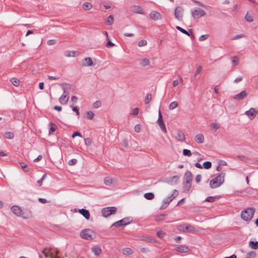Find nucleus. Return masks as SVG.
Here are the masks:
<instances>
[{"instance_id": "f257e3e1", "label": "nucleus", "mask_w": 258, "mask_h": 258, "mask_svg": "<svg viewBox=\"0 0 258 258\" xmlns=\"http://www.w3.org/2000/svg\"><path fill=\"white\" fill-rule=\"evenodd\" d=\"M225 173H220L210 182V186L212 188L219 187L224 182Z\"/></svg>"}, {"instance_id": "f03ea898", "label": "nucleus", "mask_w": 258, "mask_h": 258, "mask_svg": "<svg viewBox=\"0 0 258 258\" xmlns=\"http://www.w3.org/2000/svg\"><path fill=\"white\" fill-rule=\"evenodd\" d=\"M254 212V208H247L241 212V217L244 221H249L252 218Z\"/></svg>"}, {"instance_id": "7ed1b4c3", "label": "nucleus", "mask_w": 258, "mask_h": 258, "mask_svg": "<svg viewBox=\"0 0 258 258\" xmlns=\"http://www.w3.org/2000/svg\"><path fill=\"white\" fill-rule=\"evenodd\" d=\"M11 210L15 215L21 217L24 219H28L32 216L31 212H23L21 209L17 206H13L11 208Z\"/></svg>"}, {"instance_id": "20e7f679", "label": "nucleus", "mask_w": 258, "mask_h": 258, "mask_svg": "<svg viewBox=\"0 0 258 258\" xmlns=\"http://www.w3.org/2000/svg\"><path fill=\"white\" fill-rule=\"evenodd\" d=\"M81 237L86 240H93L96 237L95 232L90 229L82 230L80 233Z\"/></svg>"}, {"instance_id": "39448f33", "label": "nucleus", "mask_w": 258, "mask_h": 258, "mask_svg": "<svg viewBox=\"0 0 258 258\" xmlns=\"http://www.w3.org/2000/svg\"><path fill=\"white\" fill-rule=\"evenodd\" d=\"M62 89L63 90V93L59 98V102L61 104H66L69 99V96H68L69 92L67 91L68 85L67 84L62 85Z\"/></svg>"}, {"instance_id": "423d86ee", "label": "nucleus", "mask_w": 258, "mask_h": 258, "mask_svg": "<svg viewBox=\"0 0 258 258\" xmlns=\"http://www.w3.org/2000/svg\"><path fill=\"white\" fill-rule=\"evenodd\" d=\"M177 229L180 231L184 232H189L194 233L196 231L194 227L188 224H184L178 226Z\"/></svg>"}, {"instance_id": "0eeeda50", "label": "nucleus", "mask_w": 258, "mask_h": 258, "mask_svg": "<svg viewBox=\"0 0 258 258\" xmlns=\"http://www.w3.org/2000/svg\"><path fill=\"white\" fill-rule=\"evenodd\" d=\"M42 253H43L46 257L59 258L57 255L58 253V251L57 250L51 251V248H45L42 251Z\"/></svg>"}, {"instance_id": "6e6552de", "label": "nucleus", "mask_w": 258, "mask_h": 258, "mask_svg": "<svg viewBox=\"0 0 258 258\" xmlns=\"http://www.w3.org/2000/svg\"><path fill=\"white\" fill-rule=\"evenodd\" d=\"M116 211L115 207H106L102 210V214L103 217H107L112 214H115Z\"/></svg>"}, {"instance_id": "1a4fd4ad", "label": "nucleus", "mask_w": 258, "mask_h": 258, "mask_svg": "<svg viewBox=\"0 0 258 258\" xmlns=\"http://www.w3.org/2000/svg\"><path fill=\"white\" fill-rule=\"evenodd\" d=\"M104 183L105 185L109 186H114L117 184V180L115 178L107 176L104 178Z\"/></svg>"}, {"instance_id": "9d476101", "label": "nucleus", "mask_w": 258, "mask_h": 258, "mask_svg": "<svg viewBox=\"0 0 258 258\" xmlns=\"http://www.w3.org/2000/svg\"><path fill=\"white\" fill-rule=\"evenodd\" d=\"M132 221V220L130 218H123L120 220H119L114 223L112 226L119 227L120 226H124L130 224Z\"/></svg>"}, {"instance_id": "9b49d317", "label": "nucleus", "mask_w": 258, "mask_h": 258, "mask_svg": "<svg viewBox=\"0 0 258 258\" xmlns=\"http://www.w3.org/2000/svg\"><path fill=\"white\" fill-rule=\"evenodd\" d=\"M206 15L205 11L202 9L198 8L192 12V16L195 19H199Z\"/></svg>"}, {"instance_id": "f8f14e48", "label": "nucleus", "mask_w": 258, "mask_h": 258, "mask_svg": "<svg viewBox=\"0 0 258 258\" xmlns=\"http://www.w3.org/2000/svg\"><path fill=\"white\" fill-rule=\"evenodd\" d=\"M183 9L181 7H177L174 12L175 18L179 21L182 20L183 17Z\"/></svg>"}, {"instance_id": "ddd939ff", "label": "nucleus", "mask_w": 258, "mask_h": 258, "mask_svg": "<svg viewBox=\"0 0 258 258\" xmlns=\"http://www.w3.org/2000/svg\"><path fill=\"white\" fill-rule=\"evenodd\" d=\"M258 113V110L254 108H250L248 110L245 111V114L250 119H253L256 114Z\"/></svg>"}, {"instance_id": "4468645a", "label": "nucleus", "mask_w": 258, "mask_h": 258, "mask_svg": "<svg viewBox=\"0 0 258 258\" xmlns=\"http://www.w3.org/2000/svg\"><path fill=\"white\" fill-rule=\"evenodd\" d=\"M192 181V176L191 172L187 171L184 173L183 177L184 183H191Z\"/></svg>"}, {"instance_id": "2eb2a0df", "label": "nucleus", "mask_w": 258, "mask_h": 258, "mask_svg": "<svg viewBox=\"0 0 258 258\" xmlns=\"http://www.w3.org/2000/svg\"><path fill=\"white\" fill-rule=\"evenodd\" d=\"M150 17L154 21H158L162 19L161 14L155 11H153L150 13Z\"/></svg>"}, {"instance_id": "dca6fc26", "label": "nucleus", "mask_w": 258, "mask_h": 258, "mask_svg": "<svg viewBox=\"0 0 258 258\" xmlns=\"http://www.w3.org/2000/svg\"><path fill=\"white\" fill-rule=\"evenodd\" d=\"M247 96V93L246 91H242L240 93L234 96V99L236 100H241L245 98Z\"/></svg>"}, {"instance_id": "f3484780", "label": "nucleus", "mask_w": 258, "mask_h": 258, "mask_svg": "<svg viewBox=\"0 0 258 258\" xmlns=\"http://www.w3.org/2000/svg\"><path fill=\"white\" fill-rule=\"evenodd\" d=\"M175 250L179 252L187 253L189 251V249L187 246L182 245L176 247Z\"/></svg>"}, {"instance_id": "a211bd4d", "label": "nucleus", "mask_w": 258, "mask_h": 258, "mask_svg": "<svg viewBox=\"0 0 258 258\" xmlns=\"http://www.w3.org/2000/svg\"><path fill=\"white\" fill-rule=\"evenodd\" d=\"M195 140L198 144H203L205 142V138L203 134H198L195 136Z\"/></svg>"}, {"instance_id": "6ab92c4d", "label": "nucleus", "mask_w": 258, "mask_h": 258, "mask_svg": "<svg viewBox=\"0 0 258 258\" xmlns=\"http://www.w3.org/2000/svg\"><path fill=\"white\" fill-rule=\"evenodd\" d=\"M176 139L179 141H184L185 138L184 133L181 131H178L177 133V136L176 137Z\"/></svg>"}, {"instance_id": "aec40b11", "label": "nucleus", "mask_w": 258, "mask_h": 258, "mask_svg": "<svg viewBox=\"0 0 258 258\" xmlns=\"http://www.w3.org/2000/svg\"><path fill=\"white\" fill-rule=\"evenodd\" d=\"M79 213L82 214L86 219L88 220L90 218V213L89 212L84 209H82L79 210Z\"/></svg>"}, {"instance_id": "412c9836", "label": "nucleus", "mask_w": 258, "mask_h": 258, "mask_svg": "<svg viewBox=\"0 0 258 258\" xmlns=\"http://www.w3.org/2000/svg\"><path fill=\"white\" fill-rule=\"evenodd\" d=\"M92 251L95 255H99L102 253V250L100 247L95 246L92 248Z\"/></svg>"}, {"instance_id": "4be33fe9", "label": "nucleus", "mask_w": 258, "mask_h": 258, "mask_svg": "<svg viewBox=\"0 0 258 258\" xmlns=\"http://www.w3.org/2000/svg\"><path fill=\"white\" fill-rule=\"evenodd\" d=\"M64 55L67 57L75 56L78 55L79 52L76 51H66Z\"/></svg>"}, {"instance_id": "5701e85b", "label": "nucleus", "mask_w": 258, "mask_h": 258, "mask_svg": "<svg viewBox=\"0 0 258 258\" xmlns=\"http://www.w3.org/2000/svg\"><path fill=\"white\" fill-rule=\"evenodd\" d=\"M211 130L216 131L220 126V125L216 122H212L209 125Z\"/></svg>"}, {"instance_id": "b1692460", "label": "nucleus", "mask_w": 258, "mask_h": 258, "mask_svg": "<svg viewBox=\"0 0 258 258\" xmlns=\"http://www.w3.org/2000/svg\"><path fill=\"white\" fill-rule=\"evenodd\" d=\"M191 184L192 183H184L183 182V191L185 192H187L189 190V189L191 187Z\"/></svg>"}, {"instance_id": "393cba45", "label": "nucleus", "mask_w": 258, "mask_h": 258, "mask_svg": "<svg viewBox=\"0 0 258 258\" xmlns=\"http://www.w3.org/2000/svg\"><path fill=\"white\" fill-rule=\"evenodd\" d=\"M92 7V4L89 2L84 3L82 5L83 9L86 11L90 10Z\"/></svg>"}, {"instance_id": "a878e982", "label": "nucleus", "mask_w": 258, "mask_h": 258, "mask_svg": "<svg viewBox=\"0 0 258 258\" xmlns=\"http://www.w3.org/2000/svg\"><path fill=\"white\" fill-rule=\"evenodd\" d=\"M249 246L252 249H258V241L254 242L251 241L249 242Z\"/></svg>"}, {"instance_id": "bb28decb", "label": "nucleus", "mask_w": 258, "mask_h": 258, "mask_svg": "<svg viewBox=\"0 0 258 258\" xmlns=\"http://www.w3.org/2000/svg\"><path fill=\"white\" fill-rule=\"evenodd\" d=\"M158 124L161 128V130H162V131L166 134L167 133V130H166V126H165V125L164 123V121H161V122H158Z\"/></svg>"}, {"instance_id": "cd10ccee", "label": "nucleus", "mask_w": 258, "mask_h": 258, "mask_svg": "<svg viewBox=\"0 0 258 258\" xmlns=\"http://www.w3.org/2000/svg\"><path fill=\"white\" fill-rule=\"evenodd\" d=\"M83 64H93V62L91 57H88L84 59Z\"/></svg>"}, {"instance_id": "c85d7f7f", "label": "nucleus", "mask_w": 258, "mask_h": 258, "mask_svg": "<svg viewBox=\"0 0 258 258\" xmlns=\"http://www.w3.org/2000/svg\"><path fill=\"white\" fill-rule=\"evenodd\" d=\"M144 198L147 200H151L154 199V195L152 192L146 193L144 196Z\"/></svg>"}, {"instance_id": "c756f323", "label": "nucleus", "mask_w": 258, "mask_h": 258, "mask_svg": "<svg viewBox=\"0 0 258 258\" xmlns=\"http://www.w3.org/2000/svg\"><path fill=\"white\" fill-rule=\"evenodd\" d=\"M94 114L91 111H88L86 112V118L88 119H92L94 118Z\"/></svg>"}, {"instance_id": "7c9ffc66", "label": "nucleus", "mask_w": 258, "mask_h": 258, "mask_svg": "<svg viewBox=\"0 0 258 258\" xmlns=\"http://www.w3.org/2000/svg\"><path fill=\"white\" fill-rule=\"evenodd\" d=\"M122 252L124 255H131L133 253V251L130 248H125L123 249Z\"/></svg>"}, {"instance_id": "2f4dec72", "label": "nucleus", "mask_w": 258, "mask_h": 258, "mask_svg": "<svg viewBox=\"0 0 258 258\" xmlns=\"http://www.w3.org/2000/svg\"><path fill=\"white\" fill-rule=\"evenodd\" d=\"M56 128H57L56 125L54 123L51 122L50 123V127L49 131V134H52V133H53L54 132H55L56 131Z\"/></svg>"}, {"instance_id": "473e14b6", "label": "nucleus", "mask_w": 258, "mask_h": 258, "mask_svg": "<svg viewBox=\"0 0 258 258\" xmlns=\"http://www.w3.org/2000/svg\"><path fill=\"white\" fill-rule=\"evenodd\" d=\"M20 165L21 166V168L24 170V171L26 172L29 171V168L27 165L25 163L23 162L20 163Z\"/></svg>"}, {"instance_id": "72a5a7b5", "label": "nucleus", "mask_w": 258, "mask_h": 258, "mask_svg": "<svg viewBox=\"0 0 258 258\" xmlns=\"http://www.w3.org/2000/svg\"><path fill=\"white\" fill-rule=\"evenodd\" d=\"M153 59H149L147 58H145V59H143V60L141 62V64L146 65V64H149L151 63H154V62H153Z\"/></svg>"}, {"instance_id": "f704fd0d", "label": "nucleus", "mask_w": 258, "mask_h": 258, "mask_svg": "<svg viewBox=\"0 0 258 258\" xmlns=\"http://www.w3.org/2000/svg\"><path fill=\"white\" fill-rule=\"evenodd\" d=\"M176 28L179 30V31H180L181 32H182V33L184 34H186V35L187 36H190V33L188 31H187L186 30H185V29L182 28L181 27H180V26H177L176 27Z\"/></svg>"}, {"instance_id": "c9c22d12", "label": "nucleus", "mask_w": 258, "mask_h": 258, "mask_svg": "<svg viewBox=\"0 0 258 258\" xmlns=\"http://www.w3.org/2000/svg\"><path fill=\"white\" fill-rule=\"evenodd\" d=\"M178 103L177 101H173V102H172L170 104H169V109L170 110H173L174 109H175V108H176L178 106Z\"/></svg>"}, {"instance_id": "e433bc0d", "label": "nucleus", "mask_w": 258, "mask_h": 258, "mask_svg": "<svg viewBox=\"0 0 258 258\" xmlns=\"http://www.w3.org/2000/svg\"><path fill=\"white\" fill-rule=\"evenodd\" d=\"M114 19L112 16L110 15L108 18L106 22V24L107 25H111L113 23Z\"/></svg>"}, {"instance_id": "4c0bfd02", "label": "nucleus", "mask_w": 258, "mask_h": 258, "mask_svg": "<svg viewBox=\"0 0 258 258\" xmlns=\"http://www.w3.org/2000/svg\"><path fill=\"white\" fill-rule=\"evenodd\" d=\"M11 82L14 86L16 87H18L20 84L19 80L16 78H12L11 79Z\"/></svg>"}, {"instance_id": "58836bf2", "label": "nucleus", "mask_w": 258, "mask_h": 258, "mask_svg": "<svg viewBox=\"0 0 258 258\" xmlns=\"http://www.w3.org/2000/svg\"><path fill=\"white\" fill-rule=\"evenodd\" d=\"M151 100H152V95L151 94L149 93L145 97V103L146 104H148V103H149V102H150V101Z\"/></svg>"}, {"instance_id": "ea45409f", "label": "nucleus", "mask_w": 258, "mask_h": 258, "mask_svg": "<svg viewBox=\"0 0 258 258\" xmlns=\"http://www.w3.org/2000/svg\"><path fill=\"white\" fill-rule=\"evenodd\" d=\"M212 164L211 162L210 161H206L203 164V167L206 169H209L211 167Z\"/></svg>"}, {"instance_id": "a19ab883", "label": "nucleus", "mask_w": 258, "mask_h": 258, "mask_svg": "<svg viewBox=\"0 0 258 258\" xmlns=\"http://www.w3.org/2000/svg\"><path fill=\"white\" fill-rule=\"evenodd\" d=\"M133 11L136 13H141L142 9L139 6H134L133 8Z\"/></svg>"}, {"instance_id": "79ce46f5", "label": "nucleus", "mask_w": 258, "mask_h": 258, "mask_svg": "<svg viewBox=\"0 0 258 258\" xmlns=\"http://www.w3.org/2000/svg\"><path fill=\"white\" fill-rule=\"evenodd\" d=\"M178 195V191L175 189L174 190L173 193L172 194V195H171V196L170 197H169L168 198L169 199H172V201L175 199Z\"/></svg>"}, {"instance_id": "37998d69", "label": "nucleus", "mask_w": 258, "mask_h": 258, "mask_svg": "<svg viewBox=\"0 0 258 258\" xmlns=\"http://www.w3.org/2000/svg\"><path fill=\"white\" fill-rule=\"evenodd\" d=\"M5 137L8 139H12L14 138V134L12 132H7L5 134Z\"/></svg>"}, {"instance_id": "c03bdc74", "label": "nucleus", "mask_w": 258, "mask_h": 258, "mask_svg": "<svg viewBox=\"0 0 258 258\" xmlns=\"http://www.w3.org/2000/svg\"><path fill=\"white\" fill-rule=\"evenodd\" d=\"M246 36L244 34H237L236 35H235L233 38H232V40H235V39H238V38H245L246 37Z\"/></svg>"}, {"instance_id": "a18cd8bd", "label": "nucleus", "mask_w": 258, "mask_h": 258, "mask_svg": "<svg viewBox=\"0 0 258 258\" xmlns=\"http://www.w3.org/2000/svg\"><path fill=\"white\" fill-rule=\"evenodd\" d=\"M183 155L185 156L190 157L191 155V153L190 150L187 149H183Z\"/></svg>"}, {"instance_id": "49530a36", "label": "nucleus", "mask_w": 258, "mask_h": 258, "mask_svg": "<svg viewBox=\"0 0 258 258\" xmlns=\"http://www.w3.org/2000/svg\"><path fill=\"white\" fill-rule=\"evenodd\" d=\"M245 19L248 22H251L253 21L252 17L248 13L245 15Z\"/></svg>"}, {"instance_id": "de8ad7c7", "label": "nucleus", "mask_w": 258, "mask_h": 258, "mask_svg": "<svg viewBox=\"0 0 258 258\" xmlns=\"http://www.w3.org/2000/svg\"><path fill=\"white\" fill-rule=\"evenodd\" d=\"M147 44V42L146 40H144V39H143V40H140L139 42H138V46H140V47H142V46H145Z\"/></svg>"}, {"instance_id": "09e8293b", "label": "nucleus", "mask_w": 258, "mask_h": 258, "mask_svg": "<svg viewBox=\"0 0 258 258\" xmlns=\"http://www.w3.org/2000/svg\"><path fill=\"white\" fill-rule=\"evenodd\" d=\"M101 105V102L100 101H96L93 104V106L95 108H98Z\"/></svg>"}, {"instance_id": "8fccbe9b", "label": "nucleus", "mask_w": 258, "mask_h": 258, "mask_svg": "<svg viewBox=\"0 0 258 258\" xmlns=\"http://www.w3.org/2000/svg\"><path fill=\"white\" fill-rule=\"evenodd\" d=\"M157 235L161 238H162L165 235V233L162 230H159L157 232Z\"/></svg>"}, {"instance_id": "3c124183", "label": "nucleus", "mask_w": 258, "mask_h": 258, "mask_svg": "<svg viewBox=\"0 0 258 258\" xmlns=\"http://www.w3.org/2000/svg\"><path fill=\"white\" fill-rule=\"evenodd\" d=\"M237 158H238L240 160L244 162H247L249 160L248 158L245 156H237Z\"/></svg>"}, {"instance_id": "603ef678", "label": "nucleus", "mask_w": 258, "mask_h": 258, "mask_svg": "<svg viewBox=\"0 0 258 258\" xmlns=\"http://www.w3.org/2000/svg\"><path fill=\"white\" fill-rule=\"evenodd\" d=\"M215 197H208V198H207L205 201L208 202L213 203L215 201Z\"/></svg>"}, {"instance_id": "864d4df0", "label": "nucleus", "mask_w": 258, "mask_h": 258, "mask_svg": "<svg viewBox=\"0 0 258 258\" xmlns=\"http://www.w3.org/2000/svg\"><path fill=\"white\" fill-rule=\"evenodd\" d=\"M77 160L76 159H72L69 161L68 164L69 165H74L76 164Z\"/></svg>"}, {"instance_id": "5fc2aeb1", "label": "nucleus", "mask_w": 258, "mask_h": 258, "mask_svg": "<svg viewBox=\"0 0 258 258\" xmlns=\"http://www.w3.org/2000/svg\"><path fill=\"white\" fill-rule=\"evenodd\" d=\"M208 38V35H202L199 37V40L200 41H203L206 40Z\"/></svg>"}, {"instance_id": "6e6d98bb", "label": "nucleus", "mask_w": 258, "mask_h": 258, "mask_svg": "<svg viewBox=\"0 0 258 258\" xmlns=\"http://www.w3.org/2000/svg\"><path fill=\"white\" fill-rule=\"evenodd\" d=\"M134 131L136 133H139L141 131V126L140 124H136L134 127Z\"/></svg>"}, {"instance_id": "4d7b16f0", "label": "nucleus", "mask_w": 258, "mask_h": 258, "mask_svg": "<svg viewBox=\"0 0 258 258\" xmlns=\"http://www.w3.org/2000/svg\"><path fill=\"white\" fill-rule=\"evenodd\" d=\"M172 201V199H169V198H167L164 200L163 204H165L166 206L164 208H166L167 206Z\"/></svg>"}, {"instance_id": "13d9d810", "label": "nucleus", "mask_w": 258, "mask_h": 258, "mask_svg": "<svg viewBox=\"0 0 258 258\" xmlns=\"http://www.w3.org/2000/svg\"><path fill=\"white\" fill-rule=\"evenodd\" d=\"M56 43V41L54 39L48 40L47 42V44L48 45H54Z\"/></svg>"}, {"instance_id": "bf43d9fd", "label": "nucleus", "mask_w": 258, "mask_h": 258, "mask_svg": "<svg viewBox=\"0 0 258 258\" xmlns=\"http://www.w3.org/2000/svg\"><path fill=\"white\" fill-rule=\"evenodd\" d=\"M91 140L90 138H86L85 139V143L87 146H89L91 144Z\"/></svg>"}, {"instance_id": "052dcab7", "label": "nucleus", "mask_w": 258, "mask_h": 258, "mask_svg": "<svg viewBox=\"0 0 258 258\" xmlns=\"http://www.w3.org/2000/svg\"><path fill=\"white\" fill-rule=\"evenodd\" d=\"M73 110L75 112H76V114L78 115V116H79V114H80V113H79V108L78 107H73V108H72Z\"/></svg>"}, {"instance_id": "680f3d73", "label": "nucleus", "mask_w": 258, "mask_h": 258, "mask_svg": "<svg viewBox=\"0 0 258 258\" xmlns=\"http://www.w3.org/2000/svg\"><path fill=\"white\" fill-rule=\"evenodd\" d=\"M238 62V57L237 56H235L232 58V62L233 63H236Z\"/></svg>"}, {"instance_id": "e2e57ef3", "label": "nucleus", "mask_w": 258, "mask_h": 258, "mask_svg": "<svg viewBox=\"0 0 258 258\" xmlns=\"http://www.w3.org/2000/svg\"><path fill=\"white\" fill-rule=\"evenodd\" d=\"M157 121H158V122H161V121H163V119H162V114H161V111L160 110H159V116H158V119Z\"/></svg>"}, {"instance_id": "0e129e2a", "label": "nucleus", "mask_w": 258, "mask_h": 258, "mask_svg": "<svg viewBox=\"0 0 258 258\" xmlns=\"http://www.w3.org/2000/svg\"><path fill=\"white\" fill-rule=\"evenodd\" d=\"M202 67L201 66H199L197 69V70L195 72V76H197L199 74H200V73L201 72V70H202Z\"/></svg>"}, {"instance_id": "69168bd1", "label": "nucleus", "mask_w": 258, "mask_h": 258, "mask_svg": "<svg viewBox=\"0 0 258 258\" xmlns=\"http://www.w3.org/2000/svg\"><path fill=\"white\" fill-rule=\"evenodd\" d=\"M114 45H115V44L110 41H108L106 44V46L107 47H111L114 46Z\"/></svg>"}, {"instance_id": "338daca9", "label": "nucleus", "mask_w": 258, "mask_h": 258, "mask_svg": "<svg viewBox=\"0 0 258 258\" xmlns=\"http://www.w3.org/2000/svg\"><path fill=\"white\" fill-rule=\"evenodd\" d=\"M164 216H165L164 215H160L156 218V221H161L162 220H163Z\"/></svg>"}, {"instance_id": "774afa93", "label": "nucleus", "mask_w": 258, "mask_h": 258, "mask_svg": "<svg viewBox=\"0 0 258 258\" xmlns=\"http://www.w3.org/2000/svg\"><path fill=\"white\" fill-rule=\"evenodd\" d=\"M202 176L200 174H198L196 177V181L197 182H199L201 180Z\"/></svg>"}]
</instances>
